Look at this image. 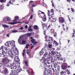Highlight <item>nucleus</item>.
I'll use <instances>...</instances> for the list:
<instances>
[{
    "instance_id": "20e7f679",
    "label": "nucleus",
    "mask_w": 75,
    "mask_h": 75,
    "mask_svg": "<svg viewBox=\"0 0 75 75\" xmlns=\"http://www.w3.org/2000/svg\"><path fill=\"white\" fill-rule=\"evenodd\" d=\"M38 14L40 17H41L43 21H45L47 20L45 14L44 12H42L41 11H39L38 13Z\"/></svg>"
},
{
    "instance_id": "58836bf2",
    "label": "nucleus",
    "mask_w": 75,
    "mask_h": 75,
    "mask_svg": "<svg viewBox=\"0 0 75 75\" xmlns=\"http://www.w3.org/2000/svg\"><path fill=\"white\" fill-rule=\"evenodd\" d=\"M51 2L52 3V6H53V7H54V2H53V0L51 1Z\"/></svg>"
},
{
    "instance_id": "e2e57ef3",
    "label": "nucleus",
    "mask_w": 75,
    "mask_h": 75,
    "mask_svg": "<svg viewBox=\"0 0 75 75\" xmlns=\"http://www.w3.org/2000/svg\"><path fill=\"white\" fill-rule=\"evenodd\" d=\"M23 53H25V50H24L23 51Z\"/></svg>"
},
{
    "instance_id": "1a4fd4ad",
    "label": "nucleus",
    "mask_w": 75,
    "mask_h": 75,
    "mask_svg": "<svg viewBox=\"0 0 75 75\" xmlns=\"http://www.w3.org/2000/svg\"><path fill=\"white\" fill-rule=\"evenodd\" d=\"M59 23H62L64 22L65 19L62 17H60L59 18Z\"/></svg>"
},
{
    "instance_id": "4468645a",
    "label": "nucleus",
    "mask_w": 75,
    "mask_h": 75,
    "mask_svg": "<svg viewBox=\"0 0 75 75\" xmlns=\"http://www.w3.org/2000/svg\"><path fill=\"white\" fill-rule=\"evenodd\" d=\"M6 61H7V62H9V61H10V60L9 59H6L5 58L3 59L2 60V62H6Z\"/></svg>"
},
{
    "instance_id": "6e6d98bb",
    "label": "nucleus",
    "mask_w": 75,
    "mask_h": 75,
    "mask_svg": "<svg viewBox=\"0 0 75 75\" xmlns=\"http://www.w3.org/2000/svg\"><path fill=\"white\" fill-rule=\"evenodd\" d=\"M25 28H28V26L26 25L25 27Z\"/></svg>"
},
{
    "instance_id": "de8ad7c7",
    "label": "nucleus",
    "mask_w": 75,
    "mask_h": 75,
    "mask_svg": "<svg viewBox=\"0 0 75 75\" xmlns=\"http://www.w3.org/2000/svg\"><path fill=\"white\" fill-rule=\"evenodd\" d=\"M60 74H64V71H62L61 72Z\"/></svg>"
},
{
    "instance_id": "c9c22d12",
    "label": "nucleus",
    "mask_w": 75,
    "mask_h": 75,
    "mask_svg": "<svg viewBox=\"0 0 75 75\" xmlns=\"http://www.w3.org/2000/svg\"><path fill=\"white\" fill-rule=\"evenodd\" d=\"M51 31L52 33L53 34H54L55 33H54V31H55L54 30L52 29L51 30Z\"/></svg>"
},
{
    "instance_id": "39448f33",
    "label": "nucleus",
    "mask_w": 75,
    "mask_h": 75,
    "mask_svg": "<svg viewBox=\"0 0 75 75\" xmlns=\"http://www.w3.org/2000/svg\"><path fill=\"white\" fill-rule=\"evenodd\" d=\"M48 53H45L44 55V57H42V58L40 60L41 61H43L44 64L45 65H47V59L45 58L44 57H46L47 56H48Z\"/></svg>"
},
{
    "instance_id": "f704fd0d",
    "label": "nucleus",
    "mask_w": 75,
    "mask_h": 75,
    "mask_svg": "<svg viewBox=\"0 0 75 75\" xmlns=\"http://www.w3.org/2000/svg\"><path fill=\"white\" fill-rule=\"evenodd\" d=\"M54 34H54V37H55L56 38H57V33H55Z\"/></svg>"
},
{
    "instance_id": "f03ea898",
    "label": "nucleus",
    "mask_w": 75,
    "mask_h": 75,
    "mask_svg": "<svg viewBox=\"0 0 75 75\" xmlns=\"http://www.w3.org/2000/svg\"><path fill=\"white\" fill-rule=\"evenodd\" d=\"M17 64H16L15 63L13 62L9 65L10 67H11L14 69V71H11V75H17L20 72H21V71H22V69L20 67V66H17Z\"/></svg>"
},
{
    "instance_id": "f257e3e1",
    "label": "nucleus",
    "mask_w": 75,
    "mask_h": 75,
    "mask_svg": "<svg viewBox=\"0 0 75 75\" xmlns=\"http://www.w3.org/2000/svg\"><path fill=\"white\" fill-rule=\"evenodd\" d=\"M15 48H16V45H15L14 48L13 49H11L12 50L11 51H10V49H9V48H7L6 47L5 50V51H6L7 53H8L10 57H13V56L15 57V59L14 61L17 63L19 62V65H20V62H19V61H20V59H19L18 56L14 55L13 54L14 53H15L14 54H15V55H16V54H16V51L15 50H14Z\"/></svg>"
},
{
    "instance_id": "cd10ccee",
    "label": "nucleus",
    "mask_w": 75,
    "mask_h": 75,
    "mask_svg": "<svg viewBox=\"0 0 75 75\" xmlns=\"http://www.w3.org/2000/svg\"><path fill=\"white\" fill-rule=\"evenodd\" d=\"M54 42L55 44V45H56V46H58V43H57V42H56V41L54 40Z\"/></svg>"
},
{
    "instance_id": "c756f323",
    "label": "nucleus",
    "mask_w": 75,
    "mask_h": 75,
    "mask_svg": "<svg viewBox=\"0 0 75 75\" xmlns=\"http://www.w3.org/2000/svg\"><path fill=\"white\" fill-rule=\"evenodd\" d=\"M34 28H35V29H36V30H37L38 28V26L37 25H35L34 26Z\"/></svg>"
},
{
    "instance_id": "13d9d810",
    "label": "nucleus",
    "mask_w": 75,
    "mask_h": 75,
    "mask_svg": "<svg viewBox=\"0 0 75 75\" xmlns=\"http://www.w3.org/2000/svg\"><path fill=\"white\" fill-rule=\"evenodd\" d=\"M25 0H24L23 1H22V3H24L25 2Z\"/></svg>"
},
{
    "instance_id": "5fc2aeb1",
    "label": "nucleus",
    "mask_w": 75,
    "mask_h": 75,
    "mask_svg": "<svg viewBox=\"0 0 75 75\" xmlns=\"http://www.w3.org/2000/svg\"><path fill=\"white\" fill-rule=\"evenodd\" d=\"M52 51H55V48H52V49H51Z\"/></svg>"
},
{
    "instance_id": "a878e982",
    "label": "nucleus",
    "mask_w": 75,
    "mask_h": 75,
    "mask_svg": "<svg viewBox=\"0 0 75 75\" xmlns=\"http://www.w3.org/2000/svg\"><path fill=\"white\" fill-rule=\"evenodd\" d=\"M44 52L43 51H40V53H39V54L40 55V56H41V55H42V54H43Z\"/></svg>"
},
{
    "instance_id": "c85d7f7f",
    "label": "nucleus",
    "mask_w": 75,
    "mask_h": 75,
    "mask_svg": "<svg viewBox=\"0 0 75 75\" xmlns=\"http://www.w3.org/2000/svg\"><path fill=\"white\" fill-rule=\"evenodd\" d=\"M52 18L54 22H56V21H57V18Z\"/></svg>"
},
{
    "instance_id": "6e6552de",
    "label": "nucleus",
    "mask_w": 75,
    "mask_h": 75,
    "mask_svg": "<svg viewBox=\"0 0 75 75\" xmlns=\"http://www.w3.org/2000/svg\"><path fill=\"white\" fill-rule=\"evenodd\" d=\"M30 4H32V7H35V6H37V4L36 3L32 1H30Z\"/></svg>"
},
{
    "instance_id": "423d86ee",
    "label": "nucleus",
    "mask_w": 75,
    "mask_h": 75,
    "mask_svg": "<svg viewBox=\"0 0 75 75\" xmlns=\"http://www.w3.org/2000/svg\"><path fill=\"white\" fill-rule=\"evenodd\" d=\"M18 18H19V17L18 16H16L14 17L15 19L13 20V22H8V23L9 24L14 25V24H15V23H17V20H18Z\"/></svg>"
},
{
    "instance_id": "052dcab7",
    "label": "nucleus",
    "mask_w": 75,
    "mask_h": 75,
    "mask_svg": "<svg viewBox=\"0 0 75 75\" xmlns=\"http://www.w3.org/2000/svg\"><path fill=\"white\" fill-rule=\"evenodd\" d=\"M67 2H71V0H67Z\"/></svg>"
},
{
    "instance_id": "4c0bfd02",
    "label": "nucleus",
    "mask_w": 75,
    "mask_h": 75,
    "mask_svg": "<svg viewBox=\"0 0 75 75\" xmlns=\"http://www.w3.org/2000/svg\"><path fill=\"white\" fill-rule=\"evenodd\" d=\"M25 63L26 64V65L27 67H28V65L27 64V61H25Z\"/></svg>"
},
{
    "instance_id": "ea45409f",
    "label": "nucleus",
    "mask_w": 75,
    "mask_h": 75,
    "mask_svg": "<svg viewBox=\"0 0 75 75\" xmlns=\"http://www.w3.org/2000/svg\"><path fill=\"white\" fill-rule=\"evenodd\" d=\"M3 6L2 5H0V10H2V9H3Z\"/></svg>"
},
{
    "instance_id": "412c9836",
    "label": "nucleus",
    "mask_w": 75,
    "mask_h": 75,
    "mask_svg": "<svg viewBox=\"0 0 75 75\" xmlns=\"http://www.w3.org/2000/svg\"><path fill=\"white\" fill-rule=\"evenodd\" d=\"M7 52L6 53V52H5V51H4V50H3L2 51V55H4L5 54H7Z\"/></svg>"
},
{
    "instance_id": "4d7b16f0",
    "label": "nucleus",
    "mask_w": 75,
    "mask_h": 75,
    "mask_svg": "<svg viewBox=\"0 0 75 75\" xmlns=\"http://www.w3.org/2000/svg\"><path fill=\"white\" fill-rule=\"evenodd\" d=\"M27 72H28V73H29V72H30V70H27Z\"/></svg>"
},
{
    "instance_id": "9d476101",
    "label": "nucleus",
    "mask_w": 75,
    "mask_h": 75,
    "mask_svg": "<svg viewBox=\"0 0 75 75\" xmlns=\"http://www.w3.org/2000/svg\"><path fill=\"white\" fill-rule=\"evenodd\" d=\"M15 1V0H10L8 3L6 5V6L8 7L10 6V4H12Z\"/></svg>"
},
{
    "instance_id": "774afa93",
    "label": "nucleus",
    "mask_w": 75,
    "mask_h": 75,
    "mask_svg": "<svg viewBox=\"0 0 75 75\" xmlns=\"http://www.w3.org/2000/svg\"><path fill=\"white\" fill-rule=\"evenodd\" d=\"M47 63L48 64H50V62H49L48 61H47Z\"/></svg>"
},
{
    "instance_id": "4be33fe9",
    "label": "nucleus",
    "mask_w": 75,
    "mask_h": 75,
    "mask_svg": "<svg viewBox=\"0 0 75 75\" xmlns=\"http://www.w3.org/2000/svg\"><path fill=\"white\" fill-rule=\"evenodd\" d=\"M42 26H43V28H44V27H47V24H44V23H42Z\"/></svg>"
},
{
    "instance_id": "338daca9",
    "label": "nucleus",
    "mask_w": 75,
    "mask_h": 75,
    "mask_svg": "<svg viewBox=\"0 0 75 75\" xmlns=\"http://www.w3.org/2000/svg\"><path fill=\"white\" fill-rule=\"evenodd\" d=\"M26 24H28V22L27 21L26 22Z\"/></svg>"
},
{
    "instance_id": "f3484780",
    "label": "nucleus",
    "mask_w": 75,
    "mask_h": 75,
    "mask_svg": "<svg viewBox=\"0 0 75 75\" xmlns=\"http://www.w3.org/2000/svg\"><path fill=\"white\" fill-rule=\"evenodd\" d=\"M2 27L4 28H9V26L8 25L5 24L2 25Z\"/></svg>"
},
{
    "instance_id": "a211bd4d",
    "label": "nucleus",
    "mask_w": 75,
    "mask_h": 75,
    "mask_svg": "<svg viewBox=\"0 0 75 75\" xmlns=\"http://www.w3.org/2000/svg\"><path fill=\"white\" fill-rule=\"evenodd\" d=\"M3 20H4V21L5 22V23H8L7 17H5L4 18Z\"/></svg>"
},
{
    "instance_id": "aec40b11",
    "label": "nucleus",
    "mask_w": 75,
    "mask_h": 75,
    "mask_svg": "<svg viewBox=\"0 0 75 75\" xmlns=\"http://www.w3.org/2000/svg\"><path fill=\"white\" fill-rule=\"evenodd\" d=\"M62 69L64 70L65 69L67 68V66L65 65H63L62 67Z\"/></svg>"
},
{
    "instance_id": "f8f14e48",
    "label": "nucleus",
    "mask_w": 75,
    "mask_h": 75,
    "mask_svg": "<svg viewBox=\"0 0 75 75\" xmlns=\"http://www.w3.org/2000/svg\"><path fill=\"white\" fill-rule=\"evenodd\" d=\"M31 41L32 44H37V42H36V40L34 39L31 40Z\"/></svg>"
},
{
    "instance_id": "473e14b6",
    "label": "nucleus",
    "mask_w": 75,
    "mask_h": 75,
    "mask_svg": "<svg viewBox=\"0 0 75 75\" xmlns=\"http://www.w3.org/2000/svg\"><path fill=\"white\" fill-rule=\"evenodd\" d=\"M24 29V27L21 26V28H19V30H22Z\"/></svg>"
},
{
    "instance_id": "bf43d9fd",
    "label": "nucleus",
    "mask_w": 75,
    "mask_h": 75,
    "mask_svg": "<svg viewBox=\"0 0 75 75\" xmlns=\"http://www.w3.org/2000/svg\"><path fill=\"white\" fill-rule=\"evenodd\" d=\"M46 66L48 67V68H50V65H49V66Z\"/></svg>"
},
{
    "instance_id": "a18cd8bd",
    "label": "nucleus",
    "mask_w": 75,
    "mask_h": 75,
    "mask_svg": "<svg viewBox=\"0 0 75 75\" xmlns=\"http://www.w3.org/2000/svg\"><path fill=\"white\" fill-rule=\"evenodd\" d=\"M48 47H49L51 48L52 47V45H51V44H49V45Z\"/></svg>"
},
{
    "instance_id": "09e8293b",
    "label": "nucleus",
    "mask_w": 75,
    "mask_h": 75,
    "mask_svg": "<svg viewBox=\"0 0 75 75\" xmlns=\"http://www.w3.org/2000/svg\"><path fill=\"white\" fill-rule=\"evenodd\" d=\"M4 0H0V2H1V3H3V2H4Z\"/></svg>"
},
{
    "instance_id": "79ce46f5",
    "label": "nucleus",
    "mask_w": 75,
    "mask_h": 75,
    "mask_svg": "<svg viewBox=\"0 0 75 75\" xmlns=\"http://www.w3.org/2000/svg\"><path fill=\"white\" fill-rule=\"evenodd\" d=\"M54 10L53 9H52L50 10V12L52 13H54Z\"/></svg>"
},
{
    "instance_id": "49530a36",
    "label": "nucleus",
    "mask_w": 75,
    "mask_h": 75,
    "mask_svg": "<svg viewBox=\"0 0 75 75\" xmlns=\"http://www.w3.org/2000/svg\"><path fill=\"white\" fill-rule=\"evenodd\" d=\"M27 54H30V51L29 50L27 51Z\"/></svg>"
},
{
    "instance_id": "9b49d317",
    "label": "nucleus",
    "mask_w": 75,
    "mask_h": 75,
    "mask_svg": "<svg viewBox=\"0 0 75 75\" xmlns=\"http://www.w3.org/2000/svg\"><path fill=\"white\" fill-rule=\"evenodd\" d=\"M24 38V35H21V37L19 38L18 39V42L20 44L21 42H22V40H23V39Z\"/></svg>"
},
{
    "instance_id": "680f3d73",
    "label": "nucleus",
    "mask_w": 75,
    "mask_h": 75,
    "mask_svg": "<svg viewBox=\"0 0 75 75\" xmlns=\"http://www.w3.org/2000/svg\"><path fill=\"white\" fill-rule=\"evenodd\" d=\"M71 74V73H70V72H68L67 73V74H68V75H69V74Z\"/></svg>"
},
{
    "instance_id": "8fccbe9b",
    "label": "nucleus",
    "mask_w": 75,
    "mask_h": 75,
    "mask_svg": "<svg viewBox=\"0 0 75 75\" xmlns=\"http://www.w3.org/2000/svg\"><path fill=\"white\" fill-rule=\"evenodd\" d=\"M63 59H64V60H63L64 62H65V61H66V59H65V57H64Z\"/></svg>"
},
{
    "instance_id": "0e129e2a",
    "label": "nucleus",
    "mask_w": 75,
    "mask_h": 75,
    "mask_svg": "<svg viewBox=\"0 0 75 75\" xmlns=\"http://www.w3.org/2000/svg\"><path fill=\"white\" fill-rule=\"evenodd\" d=\"M23 57H24V56H25V53H23Z\"/></svg>"
},
{
    "instance_id": "393cba45",
    "label": "nucleus",
    "mask_w": 75,
    "mask_h": 75,
    "mask_svg": "<svg viewBox=\"0 0 75 75\" xmlns=\"http://www.w3.org/2000/svg\"><path fill=\"white\" fill-rule=\"evenodd\" d=\"M44 52L43 51H40V53H39V54L40 55V56H41V55H42V54H43Z\"/></svg>"
},
{
    "instance_id": "a19ab883",
    "label": "nucleus",
    "mask_w": 75,
    "mask_h": 75,
    "mask_svg": "<svg viewBox=\"0 0 75 75\" xmlns=\"http://www.w3.org/2000/svg\"><path fill=\"white\" fill-rule=\"evenodd\" d=\"M57 58L59 59V60H61V61H62V60H63V59L62 58H60L59 57H57Z\"/></svg>"
},
{
    "instance_id": "dca6fc26",
    "label": "nucleus",
    "mask_w": 75,
    "mask_h": 75,
    "mask_svg": "<svg viewBox=\"0 0 75 75\" xmlns=\"http://www.w3.org/2000/svg\"><path fill=\"white\" fill-rule=\"evenodd\" d=\"M26 43V41L25 40H23L20 43V44H21V45H23V44H25Z\"/></svg>"
},
{
    "instance_id": "7ed1b4c3",
    "label": "nucleus",
    "mask_w": 75,
    "mask_h": 75,
    "mask_svg": "<svg viewBox=\"0 0 75 75\" xmlns=\"http://www.w3.org/2000/svg\"><path fill=\"white\" fill-rule=\"evenodd\" d=\"M4 45L5 47L4 46H1L0 50H3L4 49L6 50V49H5L6 47V48H8V47H10V45L11 49H13L15 47V41L12 40L11 41L7 42L6 43H5Z\"/></svg>"
},
{
    "instance_id": "69168bd1",
    "label": "nucleus",
    "mask_w": 75,
    "mask_h": 75,
    "mask_svg": "<svg viewBox=\"0 0 75 75\" xmlns=\"http://www.w3.org/2000/svg\"><path fill=\"white\" fill-rule=\"evenodd\" d=\"M67 72V70H66L65 71H64L65 73H66Z\"/></svg>"
},
{
    "instance_id": "5701e85b",
    "label": "nucleus",
    "mask_w": 75,
    "mask_h": 75,
    "mask_svg": "<svg viewBox=\"0 0 75 75\" xmlns=\"http://www.w3.org/2000/svg\"><path fill=\"white\" fill-rule=\"evenodd\" d=\"M44 52L43 51H40V53H39V54L40 55V56H41V55H42V54H43Z\"/></svg>"
},
{
    "instance_id": "7c9ffc66",
    "label": "nucleus",
    "mask_w": 75,
    "mask_h": 75,
    "mask_svg": "<svg viewBox=\"0 0 75 75\" xmlns=\"http://www.w3.org/2000/svg\"><path fill=\"white\" fill-rule=\"evenodd\" d=\"M3 57H5V58H6V59H8V56L4 55Z\"/></svg>"
},
{
    "instance_id": "72a5a7b5",
    "label": "nucleus",
    "mask_w": 75,
    "mask_h": 75,
    "mask_svg": "<svg viewBox=\"0 0 75 75\" xmlns=\"http://www.w3.org/2000/svg\"><path fill=\"white\" fill-rule=\"evenodd\" d=\"M27 35L28 37H30V36L31 35V34L30 33H28L27 34Z\"/></svg>"
},
{
    "instance_id": "ddd939ff",
    "label": "nucleus",
    "mask_w": 75,
    "mask_h": 75,
    "mask_svg": "<svg viewBox=\"0 0 75 75\" xmlns=\"http://www.w3.org/2000/svg\"><path fill=\"white\" fill-rule=\"evenodd\" d=\"M48 12H47V14L48 16H50V15L51 16H52V15H54V13H52L50 12V11L49 10H47Z\"/></svg>"
},
{
    "instance_id": "c03bdc74",
    "label": "nucleus",
    "mask_w": 75,
    "mask_h": 75,
    "mask_svg": "<svg viewBox=\"0 0 75 75\" xmlns=\"http://www.w3.org/2000/svg\"><path fill=\"white\" fill-rule=\"evenodd\" d=\"M50 54H52L53 55H55V54H54V52H53V51H51V53H50Z\"/></svg>"
},
{
    "instance_id": "2eb2a0df",
    "label": "nucleus",
    "mask_w": 75,
    "mask_h": 75,
    "mask_svg": "<svg viewBox=\"0 0 75 75\" xmlns=\"http://www.w3.org/2000/svg\"><path fill=\"white\" fill-rule=\"evenodd\" d=\"M4 72L5 74H7L8 73V71L7 69H5Z\"/></svg>"
},
{
    "instance_id": "603ef678",
    "label": "nucleus",
    "mask_w": 75,
    "mask_h": 75,
    "mask_svg": "<svg viewBox=\"0 0 75 75\" xmlns=\"http://www.w3.org/2000/svg\"><path fill=\"white\" fill-rule=\"evenodd\" d=\"M46 47H47V44H45V48Z\"/></svg>"
},
{
    "instance_id": "2f4dec72",
    "label": "nucleus",
    "mask_w": 75,
    "mask_h": 75,
    "mask_svg": "<svg viewBox=\"0 0 75 75\" xmlns=\"http://www.w3.org/2000/svg\"><path fill=\"white\" fill-rule=\"evenodd\" d=\"M51 72H52V71L51 70H48L47 71V74H50V73H51Z\"/></svg>"
},
{
    "instance_id": "864d4df0",
    "label": "nucleus",
    "mask_w": 75,
    "mask_h": 75,
    "mask_svg": "<svg viewBox=\"0 0 75 75\" xmlns=\"http://www.w3.org/2000/svg\"><path fill=\"white\" fill-rule=\"evenodd\" d=\"M33 15H31V16H30V19H32V18H33Z\"/></svg>"
},
{
    "instance_id": "e433bc0d",
    "label": "nucleus",
    "mask_w": 75,
    "mask_h": 75,
    "mask_svg": "<svg viewBox=\"0 0 75 75\" xmlns=\"http://www.w3.org/2000/svg\"><path fill=\"white\" fill-rule=\"evenodd\" d=\"M12 33H18V31L14 30L12 31Z\"/></svg>"
},
{
    "instance_id": "bb28decb",
    "label": "nucleus",
    "mask_w": 75,
    "mask_h": 75,
    "mask_svg": "<svg viewBox=\"0 0 75 75\" xmlns=\"http://www.w3.org/2000/svg\"><path fill=\"white\" fill-rule=\"evenodd\" d=\"M28 30L29 31H30V32H33V29L31 28H29L28 29Z\"/></svg>"
},
{
    "instance_id": "0eeeda50",
    "label": "nucleus",
    "mask_w": 75,
    "mask_h": 75,
    "mask_svg": "<svg viewBox=\"0 0 75 75\" xmlns=\"http://www.w3.org/2000/svg\"><path fill=\"white\" fill-rule=\"evenodd\" d=\"M45 38L46 40H46V41H50V39L52 41H53V38L52 37H51L50 36H45Z\"/></svg>"
},
{
    "instance_id": "6ab92c4d",
    "label": "nucleus",
    "mask_w": 75,
    "mask_h": 75,
    "mask_svg": "<svg viewBox=\"0 0 75 75\" xmlns=\"http://www.w3.org/2000/svg\"><path fill=\"white\" fill-rule=\"evenodd\" d=\"M7 18V21L8 23V22L10 21H11V18L8 17H6Z\"/></svg>"
},
{
    "instance_id": "37998d69",
    "label": "nucleus",
    "mask_w": 75,
    "mask_h": 75,
    "mask_svg": "<svg viewBox=\"0 0 75 75\" xmlns=\"http://www.w3.org/2000/svg\"><path fill=\"white\" fill-rule=\"evenodd\" d=\"M18 23H22V22H21V21L17 22L16 21V23H15V24H18Z\"/></svg>"
},
{
    "instance_id": "3c124183",
    "label": "nucleus",
    "mask_w": 75,
    "mask_h": 75,
    "mask_svg": "<svg viewBox=\"0 0 75 75\" xmlns=\"http://www.w3.org/2000/svg\"><path fill=\"white\" fill-rule=\"evenodd\" d=\"M71 11H72V12H74V9H73V8H71Z\"/></svg>"
},
{
    "instance_id": "b1692460",
    "label": "nucleus",
    "mask_w": 75,
    "mask_h": 75,
    "mask_svg": "<svg viewBox=\"0 0 75 75\" xmlns=\"http://www.w3.org/2000/svg\"><path fill=\"white\" fill-rule=\"evenodd\" d=\"M44 52L43 51H40V53H39V54L40 55V56H41V55H42V54H43Z\"/></svg>"
}]
</instances>
